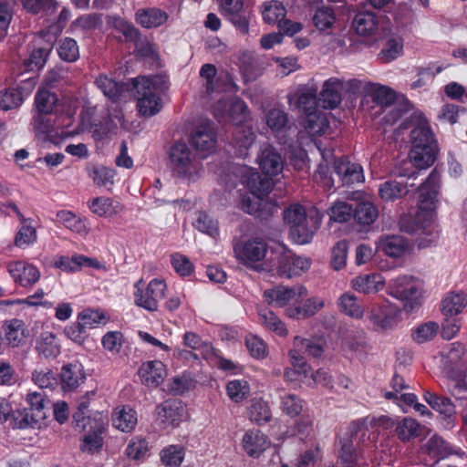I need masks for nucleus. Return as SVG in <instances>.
Returning <instances> with one entry per match:
<instances>
[{
    "label": "nucleus",
    "mask_w": 467,
    "mask_h": 467,
    "mask_svg": "<svg viewBox=\"0 0 467 467\" xmlns=\"http://www.w3.org/2000/svg\"><path fill=\"white\" fill-rule=\"evenodd\" d=\"M441 173L434 168L420 188L418 210L412 216L404 215L400 220V228L407 234H418L429 228L438 202Z\"/></svg>",
    "instance_id": "nucleus-1"
},
{
    "label": "nucleus",
    "mask_w": 467,
    "mask_h": 467,
    "mask_svg": "<svg viewBox=\"0 0 467 467\" xmlns=\"http://www.w3.org/2000/svg\"><path fill=\"white\" fill-rule=\"evenodd\" d=\"M131 88L137 96V108L140 115L151 117L157 114L162 105L161 94L164 87L159 76L139 77L130 79Z\"/></svg>",
    "instance_id": "nucleus-2"
},
{
    "label": "nucleus",
    "mask_w": 467,
    "mask_h": 467,
    "mask_svg": "<svg viewBox=\"0 0 467 467\" xmlns=\"http://www.w3.org/2000/svg\"><path fill=\"white\" fill-rule=\"evenodd\" d=\"M411 149L409 158L421 169L431 166L437 154V143L434 134L427 121L420 122L410 133Z\"/></svg>",
    "instance_id": "nucleus-3"
},
{
    "label": "nucleus",
    "mask_w": 467,
    "mask_h": 467,
    "mask_svg": "<svg viewBox=\"0 0 467 467\" xmlns=\"http://www.w3.org/2000/svg\"><path fill=\"white\" fill-rule=\"evenodd\" d=\"M368 418L353 420L348 426L347 436L340 439L339 458L343 462L354 463L358 460V447L367 445L365 436L368 431Z\"/></svg>",
    "instance_id": "nucleus-4"
},
{
    "label": "nucleus",
    "mask_w": 467,
    "mask_h": 467,
    "mask_svg": "<svg viewBox=\"0 0 467 467\" xmlns=\"http://www.w3.org/2000/svg\"><path fill=\"white\" fill-rule=\"evenodd\" d=\"M389 294L403 303L407 313L414 312L421 305V290L412 277L396 278L389 287Z\"/></svg>",
    "instance_id": "nucleus-5"
},
{
    "label": "nucleus",
    "mask_w": 467,
    "mask_h": 467,
    "mask_svg": "<svg viewBox=\"0 0 467 467\" xmlns=\"http://www.w3.org/2000/svg\"><path fill=\"white\" fill-rule=\"evenodd\" d=\"M134 301L136 306L148 311L154 312L158 309V303L165 296L166 283L162 279L154 278L144 287L142 279L134 285Z\"/></svg>",
    "instance_id": "nucleus-6"
},
{
    "label": "nucleus",
    "mask_w": 467,
    "mask_h": 467,
    "mask_svg": "<svg viewBox=\"0 0 467 467\" xmlns=\"http://www.w3.org/2000/svg\"><path fill=\"white\" fill-rule=\"evenodd\" d=\"M172 176L190 179L196 170L192 150L185 142H174L168 152Z\"/></svg>",
    "instance_id": "nucleus-7"
},
{
    "label": "nucleus",
    "mask_w": 467,
    "mask_h": 467,
    "mask_svg": "<svg viewBox=\"0 0 467 467\" xmlns=\"http://www.w3.org/2000/svg\"><path fill=\"white\" fill-rule=\"evenodd\" d=\"M268 245L261 238H252L236 244L234 247L236 258L244 265L258 270V263L266 255Z\"/></svg>",
    "instance_id": "nucleus-8"
},
{
    "label": "nucleus",
    "mask_w": 467,
    "mask_h": 467,
    "mask_svg": "<svg viewBox=\"0 0 467 467\" xmlns=\"http://www.w3.org/2000/svg\"><path fill=\"white\" fill-rule=\"evenodd\" d=\"M401 310L389 300L371 306L368 316L369 321L379 329L391 330L398 326L401 317Z\"/></svg>",
    "instance_id": "nucleus-9"
},
{
    "label": "nucleus",
    "mask_w": 467,
    "mask_h": 467,
    "mask_svg": "<svg viewBox=\"0 0 467 467\" xmlns=\"http://www.w3.org/2000/svg\"><path fill=\"white\" fill-rule=\"evenodd\" d=\"M156 420L162 430L175 429L184 420L186 409L178 399H169L159 404L155 409Z\"/></svg>",
    "instance_id": "nucleus-10"
},
{
    "label": "nucleus",
    "mask_w": 467,
    "mask_h": 467,
    "mask_svg": "<svg viewBox=\"0 0 467 467\" xmlns=\"http://www.w3.org/2000/svg\"><path fill=\"white\" fill-rule=\"evenodd\" d=\"M107 420L102 412H95L89 420V427L82 439L80 450L89 454L99 452L103 446V434L106 431Z\"/></svg>",
    "instance_id": "nucleus-11"
},
{
    "label": "nucleus",
    "mask_w": 467,
    "mask_h": 467,
    "mask_svg": "<svg viewBox=\"0 0 467 467\" xmlns=\"http://www.w3.org/2000/svg\"><path fill=\"white\" fill-rule=\"evenodd\" d=\"M6 269L15 284L25 288L33 286L41 275L36 265L23 260L9 262Z\"/></svg>",
    "instance_id": "nucleus-12"
},
{
    "label": "nucleus",
    "mask_w": 467,
    "mask_h": 467,
    "mask_svg": "<svg viewBox=\"0 0 467 467\" xmlns=\"http://www.w3.org/2000/svg\"><path fill=\"white\" fill-rule=\"evenodd\" d=\"M57 376V384L64 393L72 392L84 384L86 373L78 361L64 364Z\"/></svg>",
    "instance_id": "nucleus-13"
},
{
    "label": "nucleus",
    "mask_w": 467,
    "mask_h": 467,
    "mask_svg": "<svg viewBox=\"0 0 467 467\" xmlns=\"http://www.w3.org/2000/svg\"><path fill=\"white\" fill-rule=\"evenodd\" d=\"M306 295L307 290L302 285L293 287L277 285L264 292V297L265 301L269 305H273L278 307L286 306L292 300L297 304L298 299L303 298Z\"/></svg>",
    "instance_id": "nucleus-14"
},
{
    "label": "nucleus",
    "mask_w": 467,
    "mask_h": 467,
    "mask_svg": "<svg viewBox=\"0 0 467 467\" xmlns=\"http://www.w3.org/2000/svg\"><path fill=\"white\" fill-rule=\"evenodd\" d=\"M191 140L197 150L210 151L213 150L217 141V133L213 122L206 119L196 126Z\"/></svg>",
    "instance_id": "nucleus-15"
},
{
    "label": "nucleus",
    "mask_w": 467,
    "mask_h": 467,
    "mask_svg": "<svg viewBox=\"0 0 467 467\" xmlns=\"http://www.w3.org/2000/svg\"><path fill=\"white\" fill-rule=\"evenodd\" d=\"M334 171L339 177L342 185H352L364 182L363 168L358 163H353L346 156L340 157L334 161Z\"/></svg>",
    "instance_id": "nucleus-16"
},
{
    "label": "nucleus",
    "mask_w": 467,
    "mask_h": 467,
    "mask_svg": "<svg viewBox=\"0 0 467 467\" xmlns=\"http://www.w3.org/2000/svg\"><path fill=\"white\" fill-rule=\"evenodd\" d=\"M270 441L268 437L260 430L251 429L244 432L242 439V448L245 453L257 459L269 447Z\"/></svg>",
    "instance_id": "nucleus-17"
},
{
    "label": "nucleus",
    "mask_w": 467,
    "mask_h": 467,
    "mask_svg": "<svg viewBox=\"0 0 467 467\" xmlns=\"http://www.w3.org/2000/svg\"><path fill=\"white\" fill-rule=\"evenodd\" d=\"M54 266L63 272L76 273L80 271L84 266L99 269L101 268V264L96 258L75 254L72 256H58L54 262Z\"/></svg>",
    "instance_id": "nucleus-18"
},
{
    "label": "nucleus",
    "mask_w": 467,
    "mask_h": 467,
    "mask_svg": "<svg viewBox=\"0 0 467 467\" xmlns=\"http://www.w3.org/2000/svg\"><path fill=\"white\" fill-rule=\"evenodd\" d=\"M257 162L262 173L271 177L279 174L284 166L280 153L269 144L261 148L260 154L257 157Z\"/></svg>",
    "instance_id": "nucleus-19"
},
{
    "label": "nucleus",
    "mask_w": 467,
    "mask_h": 467,
    "mask_svg": "<svg viewBox=\"0 0 467 467\" xmlns=\"http://www.w3.org/2000/svg\"><path fill=\"white\" fill-rule=\"evenodd\" d=\"M273 177L251 171L243 176V183L251 195L257 198L267 196L274 187Z\"/></svg>",
    "instance_id": "nucleus-20"
},
{
    "label": "nucleus",
    "mask_w": 467,
    "mask_h": 467,
    "mask_svg": "<svg viewBox=\"0 0 467 467\" xmlns=\"http://www.w3.org/2000/svg\"><path fill=\"white\" fill-rule=\"evenodd\" d=\"M256 135L251 127L244 125L234 127L232 130L231 145L234 149V156L245 159L255 140Z\"/></svg>",
    "instance_id": "nucleus-21"
},
{
    "label": "nucleus",
    "mask_w": 467,
    "mask_h": 467,
    "mask_svg": "<svg viewBox=\"0 0 467 467\" xmlns=\"http://www.w3.org/2000/svg\"><path fill=\"white\" fill-rule=\"evenodd\" d=\"M344 89V81L337 78L327 79L319 93V103L324 109H336L342 101L341 91Z\"/></svg>",
    "instance_id": "nucleus-22"
},
{
    "label": "nucleus",
    "mask_w": 467,
    "mask_h": 467,
    "mask_svg": "<svg viewBox=\"0 0 467 467\" xmlns=\"http://www.w3.org/2000/svg\"><path fill=\"white\" fill-rule=\"evenodd\" d=\"M267 127L277 139L278 143L286 145L288 139L285 135L288 127V114L281 109L274 108L265 114Z\"/></svg>",
    "instance_id": "nucleus-23"
},
{
    "label": "nucleus",
    "mask_w": 467,
    "mask_h": 467,
    "mask_svg": "<svg viewBox=\"0 0 467 467\" xmlns=\"http://www.w3.org/2000/svg\"><path fill=\"white\" fill-rule=\"evenodd\" d=\"M311 261L302 256H281L278 260L277 274L281 277L300 275L310 268Z\"/></svg>",
    "instance_id": "nucleus-24"
},
{
    "label": "nucleus",
    "mask_w": 467,
    "mask_h": 467,
    "mask_svg": "<svg viewBox=\"0 0 467 467\" xmlns=\"http://www.w3.org/2000/svg\"><path fill=\"white\" fill-rule=\"evenodd\" d=\"M141 382L148 387H158L166 377V368L161 360L144 362L139 368Z\"/></svg>",
    "instance_id": "nucleus-25"
},
{
    "label": "nucleus",
    "mask_w": 467,
    "mask_h": 467,
    "mask_svg": "<svg viewBox=\"0 0 467 467\" xmlns=\"http://www.w3.org/2000/svg\"><path fill=\"white\" fill-rule=\"evenodd\" d=\"M168 18L167 12L157 7L140 8L135 13L136 23L147 29L164 25Z\"/></svg>",
    "instance_id": "nucleus-26"
},
{
    "label": "nucleus",
    "mask_w": 467,
    "mask_h": 467,
    "mask_svg": "<svg viewBox=\"0 0 467 467\" xmlns=\"http://www.w3.org/2000/svg\"><path fill=\"white\" fill-rule=\"evenodd\" d=\"M95 84L102 93L113 102H117L125 91H132L130 81L129 83L118 82L105 75H99Z\"/></svg>",
    "instance_id": "nucleus-27"
},
{
    "label": "nucleus",
    "mask_w": 467,
    "mask_h": 467,
    "mask_svg": "<svg viewBox=\"0 0 467 467\" xmlns=\"http://www.w3.org/2000/svg\"><path fill=\"white\" fill-rule=\"evenodd\" d=\"M113 426L122 432L130 433L138 424L137 411L130 406L117 408L112 413Z\"/></svg>",
    "instance_id": "nucleus-28"
},
{
    "label": "nucleus",
    "mask_w": 467,
    "mask_h": 467,
    "mask_svg": "<svg viewBox=\"0 0 467 467\" xmlns=\"http://www.w3.org/2000/svg\"><path fill=\"white\" fill-rule=\"evenodd\" d=\"M384 285L385 280L378 273L360 275L352 280L353 289L367 295L378 293L383 289Z\"/></svg>",
    "instance_id": "nucleus-29"
},
{
    "label": "nucleus",
    "mask_w": 467,
    "mask_h": 467,
    "mask_svg": "<svg viewBox=\"0 0 467 467\" xmlns=\"http://www.w3.org/2000/svg\"><path fill=\"white\" fill-rule=\"evenodd\" d=\"M5 338L7 344L12 347H19L26 342L28 330L25 322L18 318H13L3 325Z\"/></svg>",
    "instance_id": "nucleus-30"
},
{
    "label": "nucleus",
    "mask_w": 467,
    "mask_h": 467,
    "mask_svg": "<svg viewBox=\"0 0 467 467\" xmlns=\"http://www.w3.org/2000/svg\"><path fill=\"white\" fill-rule=\"evenodd\" d=\"M319 227V222L313 218H306L289 229L291 239L298 244H306L312 241L315 232Z\"/></svg>",
    "instance_id": "nucleus-31"
},
{
    "label": "nucleus",
    "mask_w": 467,
    "mask_h": 467,
    "mask_svg": "<svg viewBox=\"0 0 467 467\" xmlns=\"http://www.w3.org/2000/svg\"><path fill=\"white\" fill-rule=\"evenodd\" d=\"M379 216L378 207L369 201L354 202L353 218L360 227L371 225Z\"/></svg>",
    "instance_id": "nucleus-32"
},
{
    "label": "nucleus",
    "mask_w": 467,
    "mask_h": 467,
    "mask_svg": "<svg viewBox=\"0 0 467 467\" xmlns=\"http://www.w3.org/2000/svg\"><path fill=\"white\" fill-rule=\"evenodd\" d=\"M352 26L360 36H371L379 26V17L371 11H358L353 19Z\"/></svg>",
    "instance_id": "nucleus-33"
},
{
    "label": "nucleus",
    "mask_w": 467,
    "mask_h": 467,
    "mask_svg": "<svg viewBox=\"0 0 467 467\" xmlns=\"http://www.w3.org/2000/svg\"><path fill=\"white\" fill-rule=\"evenodd\" d=\"M36 351L45 358H55L60 353V346L54 333L45 331L36 340Z\"/></svg>",
    "instance_id": "nucleus-34"
},
{
    "label": "nucleus",
    "mask_w": 467,
    "mask_h": 467,
    "mask_svg": "<svg viewBox=\"0 0 467 467\" xmlns=\"http://www.w3.org/2000/svg\"><path fill=\"white\" fill-rule=\"evenodd\" d=\"M53 49L50 43H45L33 48L27 59L23 63L25 71H39L41 70Z\"/></svg>",
    "instance_id": "nucleus-35"
},
{
    "label": "nucleus",
    "mask_w": 467,
    "mask_h": 467,
    "mask_svg": "<svg viewBox=\"0 0 467 467\" xmlns=\"http://www.w3.org/2000/svg\"><path fill=\"white\" fill-rule=\"evenodd\" d=\"M364 91L378 105L389 106L394 103L396 99V93L392 88L378 83H366L364 85Z\"/></svg>",
    "instance_id": "nucleus-36"
},
{
    "label": "nucleus",
    "mask_w": 467,
    "mask_h": 467,
    "mask_svg": "<svg viewBox=\"0 0 467 467\" xmlns=\"http://www.w3.org/2000/svg\"><path fill=\"white\" fill-rule=\"evenodd\" d=\"M324 306V301L319 297L306 299L302 305H294L286 309L290 318L301 319L314 316Z\"/></svg>",
    "instance_id": "nucleus-37"
},
{
    "label": "nucleus",
    "mask_w": 467,
    "mask_h": 467,
    "mask_svg": "<svg viewBox=\"0 0 467 467\" xmlns=\"http://www.w3.org/2000/svg\"><path fill=\"white\" fill-rule=\"evenodd\" d=\"M249 420L257 424L265 425L272 420V412L266 401L262 398H254L247 408Z\"/></svg>",
    "instance_id": "nucleus-38"
},
{
    "label": "nucleus",
    "mask_w": 467,
    "mask_h": 467,
    "mask_svg": "<svg viewBox=\"0 0 467 467\" xmlns=\"http://www.w3.org/2000/svg\"><path fill=\"white\" fill-rule=\"evenodd\" d=\"M26 401L28 405V411L38 423L47 418V405L50 400L41 392H29L26 395Z\"/></svg>",
    "instance_id": "nucleus-39"
},
{
    "label": "nucleus",
    "mask_w": 467,
    "mask_h": 467,
    "mask_svg": "<svg viewBox=\"0 0 467 467\" xmlns=\"http://www.w3.org/2000/svg\"><path fill=\"white\" fill-rule=\"evenodd\" d=\"M90 211L100 217H110L121 211V205L109 197H96L88 202Z\"/></svg>",
    "instance_id": "nucleus-40"
},
{
    "label": "nucleus",
    "mask_w": 467,
    "mask_h": 467,
    "mask_svg": "<svg viewBox=\"0 0 467 467\" xmlns=\"http://www.w3.org/2000/svg\"><path fill=\"white\" fill-rule=\"evenodd\" d=\"M286 16V9L282 2L271 0L265 2L262 6V17L268 25H276L277 27Z\"/></svg>",
    "instance_id": "nucleus-41"
},
{
    "label": "nucleus",
    "mask_w": 467,
    "mask_h": 467,
    "mask_svg": "<svg viewBox=\"0 0 467 467\" xmlns=\"http://www.w3.org/2000/svg\"><path fill=\"white\" fill-rule=\"evenodd\" d=\"M407 183L396 180H388L379 188V196L384 202H394L408 193Z\"/></svg>",
    "instance_id": "nucleus-42"
},
{
    "label": "nucleus",
    "mask_w": 467,
    "mask_h": 467,
    "mask_svg": "<svg viewBox=\"0 0 467 467\" xmlns=\"http://www.w3.org/2000/svg\"><path fill=\"white\" fill-rule=\"evenodd\" d=\"M395 434L400 441L409 442L420 436V425L416 420L410 417L399 419Z\"/></svg>",
    "instance_id": "nucleus-43"
},
{
    "label": "nucleus",
    "mask_w": 467,
    "mask_h": 467,
    "mask_svg": "<svg viewBox=\"0 0 467 467\" xmlns=\"http://www.w3.org/2000/svg\"><path fill=\"white\" fill-rule=\"evenodd\" d=\"M424 400L440 414H443L446 418H451L455 415V405L452 403L451 399L439 396L429 390L423 394Z\"/></svg>",
    "instance_id": "nucleus-44"
},
{
    "label": "nucleus",
    "mask_w": 467,
    "mask_h": 467,
    "mask_svg": "<svg viewBox=\"0 0 467 467\" xmlns=\"http://www.w3.org/2000/svg\"><path fill=\"white\" fill-rule=\"evenodd\" d=\"M329 126V121L321 111L308 112L304 120V128L310 136H321Z\"/></svg>",
    "instance_id": "nucleus-45"
},
{
    "label": "nucleus",
    "mask_w": 467,
    "mask_h": 467,
    "mask_svg": "<svg viewBox=\"0 0 467 467\" xmlns=\"http://www.w3.org/2000/svg\"><path fill=\"white\" fill-rule=\"evenodd\" d=\"M250 111L246 103L241 99H234L230 103L223 118L234 127L242 126L249 119Z\"/></svg>",
    "instance_id": "nucleus-46"
},
{
    "label": "nucleus",
    "mask_w": 467,
    "mask_h": 467,
    "mask_svg": "<svg viewBox=\"0 0 467 467\" xmlns=\"http://www.w3.org/2000/svg\"><path fill=\"white\" fill-rule=\"evenodd\" d=\"M108 24L113 29L122 34L127 42H137L140 39V30L136 28L131 22L127 21L124 18H121L120 16H109Z\"/></svg>",
    "instance_id": "nucleus-47"
},
{
    "label": "nucleus",
    "mask_w": 467,
    "mask_h": 467,
    "mask_svg": "<svg viewBox=\"0 0 467 467\" xmlns=\"http://www.w3.org/2000/svg\"><path fill=\"white\" fill-rule=\"evenodd\" d=\"M192 225L199 232L207 234L208 236L216 239L220 235L219 223L213 219L206 212L200 211L196 213V219Z\"/></svg>",
    "instance_id": "nucleus-48"
},
{
    "label": "nucleus",
    "mask_w": 467,
    "mask_h": 467,
    "mask_svg": "<svg viewBox=\"0 0 467 467\" xmlns=\"http://www.w3.org/2000/svg\"><path fill=\"white\" fill-rule=\"evenodd\" d=\"M354 203L345 201L334 202L327 211L329 220L334 223H344L353 218Z\"/></svg>",
    "instance_id": "nucleus-49"
},
{
    "label": "nucleus",
    "mask_w": 467,
    "mask_h": 467,
    "mask_svg": "<svg viewBox=\"0 0 467 467\" xmlns=\"http://www.w3.org/2000/svg\"><path fill=\"white\" fill-rule=\"evenodd\" d=\"M185 456V449L180 444H171L160 451V459L165 467H180Z\"/></svg>",
    "instance_id": "nucleus-50"
},
{
    "label": "nucleus",
    "mask_w": 467,
    "mask_h": 467,
    "mask_svg": "<svg viewBox=\"0 0 467 467\" xmlns=\"http://www.w3.org/2000/svg\"><path fill=\"white\" fill-rule=\"evenodd\" d=\"M337 306L341 313L352 318L361 319L364 316V309L353 294H342L338 298Z\"/></svg>",
    "instance_id": "nucleus-51"
},
{
    "label": "nucleus",
    "mask_w": 467,
    "mask_h": 467,
    "mask_svg": "<svg viewBox=\"0 0 467 467\" xmlns=\"http://www.w3.org/2000/svg\"><path fill=\"white\" fill-rule=\"evenodd\" d=\"M34 130L42 134H48L61 124L57 121L56 112H36L32 121Z\"/></svg>",
    "instance_id": "nucleus-52"
},
{
    "label": "nucleus",
    "mask_w": 467,
    "mask_h": 467,
    "mask_svg": "<svg viewBox=\"0 0 467 467\" xmlns=\"http://www.w3.org/2000/svg\"><path fill=\"white\" fill-rule=\"evenodd\" d=\"M261 324L270 331L280 337L286 336L287 329L285 323L270 309L261 308L258 311Z\"/></svg>",
    "instance_id": "nucleus-53"
},
{
    "label": "nucleus",
    "mask_w": 467,
    "mask_h": 467,
    "mask_svg": "<svg viewBox=\"0 0 467 467\" xmlns=\"http://www.w3.org/2000/svg\"><path fill=\"white\" fill-rule=\"evenodd\" d=\"M57 94L47 89H38L35 96L36 112H58Z\"/></svg>",
    "instance_id": "nucleus-54"
},
{
    "label": "nucleus",
    "mask_w": 467,
    "mask_h": 467,
    "mask_svg": "<svg viewBox=\"0 0 467 467\" xmlns=\"http://www.w3.org/2000/svg\"><path fill=\"white\" fill-rule=\"evenodd\" d=\"M57 52L59 58L65 62L72 63L79 58L78 45L71 37L61 38L57 43Z\"/></svg>",
    "instance_id": "nucleus-55"
},
{
    "label": "nucleus",
    "mask_w": 467,
    "mask_h": 467,
    "mask_svg": "<svg viewBox=\"0 0 467 467\" xmlns=\"http://www.w3.org/2000/svg\"><path fill=\"white\" fill-rule=\"evenodd\" d=\"M33 416L30 414L26 408L11 410L8 415L9 425L13 429H27L35 428L39 424L36 419H31Z\"/></svg>",
    "instance_id": "nucleus-56"
},
{
    "label": "nucleus",
    "mask_w": 467,
    "mask_h": 467,
    "mask_svg": "<svg viewBox=\"0 0 467 467\" xmlns=\"http://www.w3.org/2000/svg\"><path fill=\"white\" fill-rule=\"evenodd\" d=\"M403 50V41L400 37L389 38L383 48L378 55V58L381 63H389L398 58Z\"/></svg>",
    "instance_id": "nucleus-57"
},
{
    "label": "nucleus",
    "mask_w": 467,
    "mask_h": 467,
    "mask_svg": "<svg viewBox=\"0 0 467 467\" xmlns=\"http://www.w3.org/2000/svg\"><path fill=\"white\" fill-rule=\"evenodd\" d=\"M466 298L462 294H451L441 301V311L445 317H455L466 306Z\"/></svg>",
    "instance_id": "nucleus-58"
},
{
    "label": "nucleus",
    "mask_w": 467,
    "mask_h": 467,
    "mask_svg": "<svg viewBox=\"0 0 467 467\" xmlns=\"http://www.w3.org/2000/svg\"><path fill=\"white\" fill-rule=\"evenodd\" d=\"M56 217L60 223L74 233L82 234L87 232L85 222L81 218L77 217L71 211H58Z\"/></svg>",
    "instance_id": "nucleus-59"
},
{
    "label": "nucleus",
    "mask_w": 467,
    "mask_h": 467,
    "mask_svg": "<svg viewBox=\"0 0 467 467\" xmlns=\"http://www.w3.org/2000/svg\"><path fill=\"white\" fill-rule=\"evenodd\" d=\"M226 393L232 401L242 402L250 394V385L244 379L230 380L226 385Z\"/></svg>",
    "instance_id": "nucleus-60"
},
{
    "label": "nucleus",
    "mask_w": 467,
    "mask_h": 467,
    "mask_svg": "<svg viewBox=\"0 0 467 467\" xmlns=\"http://www.w3.org/2000/svg\"><path fill=\"white\" fill-rule=\"evenodd\" d=\"M149 451L148 441L140 436H135L130 441L126 448V454L128 458L139 461L145 459L148 456Z\"/></svg>",
    "instance_id": "nucleus-61"
},
{
    "label": "nucleus",
    "mask_w": 467,
    "mask_h": 467,
    "mask_svg": "<svg viewBox=\"0 0 467 467\" xmlns=\"http://www.w3.org/2000/svg\"><path fill=\"white\" fill-rule=\"evenodd\" d=\"M77 319L88 330L104 324L106 322V316L99 310L85 308L78 314Z\"/></svg>",
    "instance_id": "nucleus-62"
},
{
    "label": "nucleus",
    "mask_w": 467,
    "mask_h": 467,
    "mask_svg": "<svg viewBox=\"0 0 467 467\" xmlns=\"http://www.w3.org/2000/svg\"><path fill=\"white\" fill-rule=\"evenodd\" d=\"M407 249L406 240L398 235L389 236L382 244L383 252L390 257H400Z\"/></svg>",
    "instance_id": "nucleus-63"
},
{
    "label": "nucleus",
    "mask_w": 467,
    "mask_h": 467,
    "mask_svg": "<svg viewBox=\"0 0 467 467\" xmlns=\"http://www.w3.org/2000/svg\"><path fill=\"white\" fill-rule=\"evenodd\" d=\"M281 410L290 417L298 416L303 410L304 401L296 394L284 393L280 396Z\"/></svg>",
    "instance_id": "nucleus-64"
}]
</instances>
